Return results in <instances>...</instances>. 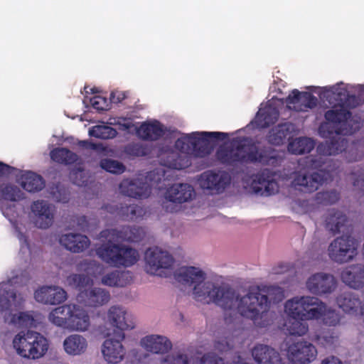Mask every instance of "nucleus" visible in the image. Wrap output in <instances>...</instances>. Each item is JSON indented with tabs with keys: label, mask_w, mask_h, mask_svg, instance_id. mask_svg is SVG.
Here are the masks:
<instances>
[{
	"label": "nucleus",
	"mask_w": 364,
	"mask_h": 364,
	"mask_svg": "<svg viewBox=\"0 0 364 364\" xmlns=\"http://www.w3.org/2000/svg\"><path fill=\"white\" fill-rule=\"evenodd\" d=\"M48 339L41 333L33 331H21L12 340V347L21 358L38 360L43 358L49 349Z\"/></svg>",
	"instance_id": "7"
},
{
	"label": "nucleus",
	"mask_w": 364,
	"mask_h": 364,
	"mask_svg": "<svg viewBox=\"0 0 364 364\" xmlns=\"http://www.w3.org/2000/svg\"><path fill=\"white\" fill-rule=\"evenodd\" d=\"M188 358L182 353H173L166 355L161 361V364H188Z\"/></svg>",
	"instance_id": "49"
},
{
	"label": "nucleus",
	"mask_w": 364,
	"mask_h": 364,
	"mask_svg": "<svg viewBox=\"0 0 364 364\" xmlns=\"http://www.w3.org/2000/svg\"><path fill=\"white\" fill-rule=\"evenodd\" d=\"M90 102V105L97 110H105L109 107V102L105 97L101 95H95L92 97H86L85 102Z\"/></svg>",
	"instance_id": "47"
},
{
	"label": "nucleus",
	"mask_w": 364,
	"mask_h": 364,
	"mask_svg": "<svg viewBox=\"0 0 364 364\" xmlns=\"http://www.w3.org/2000/svg\"><path fill=\"white\" fill-rule=\"evenodd\" d=\"M218 158L223 163L234 162H261L274 164V156L267 157L258 154L255 145L252 144L248 139L234 138L230 146L221 147L218 151Z\"/></svg>",
	"instance_id": "6"
},
{
	"label": "nucleus",
	"mask_w": 364,
	"mask_h": 364,
	"mask_svg": "<svg viewBox=\"0 0 364 364\" xmlns=\"http://www.w3.org/2000/svg\"><path fill=\"white\" fill-rule=\"evenodd\" d=\"M25 280L22 274H15L0 283V315L9 324L18 327H36L37 322L33 315L20 311L23 300L15 291V287Z\"/></svg>",
	"instance_id": "3"
},
{
	"label": "nucleus",
	"mask_w": 364,
	"mask_h": 364,
	"mask_svg": "<svg viewBox=\"0 0 364 364\" xmlns=\"http://www.w3.org/2000/svg\"><path fill=\"white\" fill-rule=\"evenodd\" d=\"M31 212L38 228H47L53 224L55 213V208L53 205L43 200H38L32 204Z\"/></svg>",
	"instance_id": "22"
},
{
	"label": "nucleus",
	"mask_w": 364,
	"mask_h": 364,
	"mask_svg": "<svg viewBox=\"0 0 364 364\" xmlns=\"http://www.w3.org/2000/svg\"><path fill=\"white\" fill-rule=\"evenodd\" d=\"M358 242L352 235L343 236V264L352 259L358 253Z\"/></svg>",
	"instance_id": "41"
},
{
	"label": "nucleus",
	"mask_w": 364,
	"mask_h": 364,
	"mask_svg": "<svg viewBox=\"0 0 364 364\" xmlns=\"http://www.w3.org/2000/svg\"><path fill=\"white\" fill-rule=\"evenodd\" d=\"M314 92L319 95L323 101H328L332 105V109L326 113L327 123L322 124L319 128L320 134L326 137L324 131L333 125L331 133L333 132L338 134L340 131L339 124L341 119V88L339 84L330 87H314Z\"/></svg>",
	"instance_id": "9"
},
{
	"label": "nucleus",
	"mask_w": 364,
	"mask_h": 364,
	"mask_svg": "<svg viewBox=\"0 0 364 364\" xmlns=\"http://www.w3.org/2000/svg\"><path fill=\"white\" fill-rule=\"evenodd\" d=\"M343 282L351 288L364 286V266L361 264L343 267Z\"/></svg>",
	"instance_id": "32"
},
{
	"label": "nucleus",
	"mask_w": 364,
	"mask_h": 364,
	"mask_svg": "<svg viewBox=\"0 0 364 364\" xmlns=\"http://www.w3.org/2000/svg\"><path fill=\"white\" fill-rule=\"evenodd\" d=\"M321 364H341V362L338 358L331 356L323 360Z\"/></svg>",
	"instance_id": "59"
},
{
	"label": "nucleus",
	"mask_w": 364,
	"mask_h": 364,
	"mask_svg": "<svg viewBox=\"0 0 364 364\" xmlns=\"http://www.w3.org/2000/svg\"><path fill=\"white\" fill-rule=\"evenodd\" d=\"M314 141L307 137L296 138L288 144V151L294 154H303L310 152L314 147Z\"/></svg>",
	"instance_id": "37"
},
{
	"label": "nucleus",
	"mask_w": 364,
	"mask_h": 364,
	"mask_svg": "<svg viewBox=\"0 0 364 364\" xmlns=\"http://www.w3.org/2000/svg\"><path fill=\"white\" fill-rule=\"evenodd\" d=\"M96 249L97 256L106 263L114 267H130L139 259V252L127 246H119V242H101Z\"/></svg>",
	"instance_id": "10"
},
{
	"label": "nucleus",
	"mask_w": 364,
	"mask_h": 364,
	"mask_svg": "<svg viewBox=\"0 0 364 364\" xmlns=\"http://www.w3.org/2000/svg\"><path fill=\"white\" fill-rule=\"evenodd\" d=\"M200 364H224V363L221 359L210 355H206L202 358ZM233 364H246V363L244 362L240 357H238L237 360L235 361Z\"/></svg>",
	"instance_id": "52"
},
{
	"label": "nucleus",
	"mask_w": 364,
	"mask_h": 364,
	"mask_svg": "<svg viewBox=\"0 0 364 364\" xmlns=\"http://www.w3.org/2000/svg\"><path fill=\"white\" fill-rule=\"evenodd\" d=\"M338 148V144L337 143L326 142L324 144H320L317 148V151L321 155L331 156L337 153Z\"/></svg>",
	"instance_id": "51"
},
{
	"label": "nucleus",
	"mask_w": 364,
	"mask_h": 364,
	"mask_svg": "<svg viewBox=\"0 0 364 364\" xmlns=\"http://www.w3.org/2000/svg\"><path fill=\"white\" fill-rule=\"evenodd\" d=\"M140 346L147 352L154 354L167 353L171 348V342L164 336L150 334L144 336L139 342Z\"/></svg>",
	"instance_id": "28"
},
{
	"label": "nucleus",
	"mask_w": 364,
	"mask_h": 364,
	"mask_svg": "<svg viewBox=\"0 0 364 364\" xmlns=\"http://www.w3.org/2000/svg\"><path fill=\"white\" fill-rule=\"evenodd\" d=\"M329 257L336 262H339L341 258V237H337L331 242L328 248Z\"/></svg>",
	"instance_id": "46"
},
{
	"label": "nucleus",
	"mask_w": 364,
	"mask_h": 364,
	"mask_svg": "<svg viewBox=\"0 0 364 364\" xmlns=\"http://www.w3.org/2000/svg\"><path fill=\"white\" fill-rule=\"evenodd\" d=\"M125 336L118 333L106 338L101 346V354L107 364H119L126 357V348L122 343Z\"/></svg>",
	"instance_id": "15"
},
{
	"label": "nucleus",
	"mask_w": 364,
	"mask_h": 364,
	"mask_svg": "<svg viewBox=\"0 0 364 364\" xmlns=\"http://www.w3.org/2000/svg\"><path fill=\"white\" fill-rule=\"evenodd\" d=\"M51 159L58 163L71 164L77 160V156L65 149H56L50 152Z\"/></svg>",
	"instance_id": "43"
},
{
	"label": "nucleus",
	"mask_w": 364,
	"mask_h": 364,
	"mask_svg": "<svg viewBox=\"0 0 364 364\" xmlns=\"http://www.w3.org/2000/svg\"><path fill=\"white\" fill-rule=\"evenodd\" d=\"M23 198V192L17 186L10 183H4L0 186V200L17 201Z\"/></svg>",
	"instance_id": "38"
},
{
	"label": "nucleus",
	"mask_w": 364,
	"mask_h": 364,
	"mask_svg": "<svg viewBox=\"0 0 364 364\" xmlns=\"http://www.w3.org/2000/svg\"><path fill=\"white\" fill-rule=\"evenodd\" d=\"M176 279L191 289L193 299L204 304H214L223 287L210 279L208 273L198 266L181 267Z\"/></svg>",
	"instance_id": "5"
},
{
	"label": "nucleus",
	"mask_w": 364,
	"mask_h": 364,
	"mask_svg": "<svg viewBox=\"0 0 364 364\" xmlns=\"http://www.w3.org/2000/svg\"><path fill=\"white\" fill-rule=\"evenodd\" d=\"M317 356L316 347L307 342L301 341L291 345L287 350V357L295 364H308Z\"/></svg>",
	"instance_id": "19"
},
{
	"label": "nucleus",
	"mask_w": 364,
	"mask_h": 364,
	"mask_svg": "<svg viewBox=\"0 0 364 364\" xmlns=\"http://www.w3.org/2000/svg\"><path fill=\"white\" fill-rule=\"evenodd\" d=\"M321 161L314 160L313 159H309L307 164L306 165V168H317L321 166Z\"/></svg>",
	"instance_id": "58"
},
{
	"label": "nucleus",
	"mask_w": 364,
	"mask_h": 364,
	"mask_svg": "<svg viewBox=\"0 0 364 364\" xmlns=\"http://www.w3.org/2000/svg\"><path fill=\"white\" fill-rule=\"evenodd\" d=\"M100 166L105 171L112 173H122L124 171V166L121 163L112 159L102 160Z\"/></svg>",
	"instance_id": "48"
},
{
	"label": "nucleus",
	"mask_w": 364,
	"mask_h": 364,
	"mask_svg": "<svg viewBox=\"0 0 364 364\" xmlns=\"http://www.w3.org/2000/svg\"><path fill=\"white\" fill-rule=\"evenodd\" d=\"M85 178V173L82 171H77L71 173V178L73 182L78 186H82L85 181L82 180Z\"/></svg>",
	"instance_id": "57"
},
{
	"label": "nucleus",
	"mask_w": 364,
	"mask_h": 364,
	"mask_svg": "<svg viewBox=\"0 0 364 364\" xmlns=\"http://www.w3.org/2000/svg\"><path fill=\"white\" fill-rule=\"evenodd\" d=\"M258 293L267 298V309L272 303L279 302L284 296V291L278 287H269L265 291Z\"/></svg>",
	"instance_id": "44"
},
{
	"label": "nucleus",
	"mask_w": 364,
	"mask_h": 364,
	"mask_svg": "<svg viewBox=\"0 0 364 364\" xmlns=\"http://www.w3.org/2000/svg\"><path fill=\"white\" fill-rule=\"evenodd\" d=\"M284 314L291 318L302 321L321 320L328 325L339 321V315L316 297L296 296L287 300L284 304Z\"/></svg>",
	"instance_id": "4"
},
{
	"label": "nucleus",
	"mask_w": 364,
	"mask_h": 364,
	"mask_svg": "<svg viewBox=\"0 0 364 364\" xmlns=\"http://www.w3.org/2000/svg\"><path fill=\"white\" fill-rule=\"evenodd\" d=\"M81 144L83 146H86V147L90 148L92 149L98 151H102L105 154H108V151H107V148L102 144H94L92 143H88L86 141H83L81 142Z\"/></svg>",
	"instance_id": "55"
},
{
	"label": "nucleus",
	"mask_w": 364,
	"mask_h": 364,
	"mask_svg": "<svg viewBox=\"0 0 364 364\" xmlns=\"http://www.w3.org/2000/svg\"><path fill=\"white\" fill-rule=\"evenodd\" d=\"M214 304L226 311L252 320L257 326L265 325L260 320L267 316V298L258 291L240 293L223 286Z\"/></svg>",
	"instance_id": "2"
},
{
	"label": "nucleus",
	"mask_w": 364,
	"mask_h": 364,
	"mask_svg": "<svg viewBox=\"0 0 364 364\" xmlns=\"http://www.w3.org/2000/svg\"><path fill=\"white\" fill-rule=\"evenodd\" d=\"M224 132H195L183 134L172 146L161 143L157 147L159 163L171 169L181 170L188 167L191 158L208 154L216 140L226 136Z\"/></svg>",
	"instance_id": "1"
},
{
	"label": "nucleus",
	"mask_w": 364,
	"mask_h": 364,
	"mask_svg": "<svg viewBox=\"0 0 364 364\" xmlns=\"http://www.w3.org/2000/svg\"><path fill=\"white\" fill-rule=\"evenodd\" d=\"M18 181L23 188L28 192L38 191L44 187L42 177L31 171H21Z\"/></svg>",
	"instance_id": "36"
},
{
	"label": "nucleus",
	"mask_w": 364,
	"mask_h": 364,
	"mask_svg": "<svg viewBox=\"0 0 364 364\" xmlns=\"http://www.w3.org/2000/svg\"><path fill=\"white\" fill-rule=\"evenodd\" d=\"M317 99L306 92H299L294 90L286 100V104L289 109L296 112H306L316 105Z\"/></svg>",
	"instance_id": "25"
},
{
	"label": "nucleus",
	"mask_w": 364,
	"mask_h": 364,
	"mask_svg": "<svg viewBox=\"0 0 364 364\" xmlns=\"http://www.w3.org/2000/svg\"><path fill=\"white\" fill-rule=\"evenodd\" d=\"M323 181L321 173L304 170L294 173L292 185L302 191L311 193L318 188Z\"/></svg>",
	"instance_id": "23"
},
{
	"label": "nucleus",
	"mask_w": 364,
	"mask_h": 364,
	"mask_svg": "<svg viewBox=\"0 0 364 364\" xmlns=\"http://www.w3.org/2000/svg\"><path fill=\"white\" fill-rule=\"evenodd\" d=\"M34 298L39 303L55 305L64 302L67 299V294L60 287L43 286L35 291Z\"/></svg>",
	"instance_id": "24"
},
{
	"label": "nucleus",
	"mask_w": 364,
	"mask_h": 364,
	"mask_svg": "<svg viewBox=\"0 0 364 364\" xmlns=\"http://www.w3.org/2000/svg\"><path fill=\"white\" fill-rule=\"evenodd\" d=\"M60 243L73 252H80L90 245V240L81 234L68 233L60 237Z\"/></svg>",
	"instance_id": "33"
},
{
	"label": "nucleus",
	"mask_w": 364,
	"mask_h": 364,
	"mask_svg": "<svg viewBox=\"0 0 364 364\" xmlns=\"http://www.w3.org/2000/svg\"><path fill=\"white\" fill-rule=\"evenodd\" d=\"M164 178V171H154L150 172L146 178V182L142 183L140 179L134 181L124 180L119 189L122 193L135 198H147L151 193V188H161L159 183Z\"/></svg>",
	"instance_id": "13"
},
{
	"label": "nucleus",
	"mask_w": 364,
	"mask_h": 364,
	"mask_svg": "<svg viewBox=\"0 0 364 364\" xmlns=\"http://www.w3.org/2000/svg\"><path fill=\"white\" fill-rule=\"evenodd\" d=\"M66 282L79 291L77 296L79 303L97 307L107 304L109 300V294L105 289L92 287L95 282L87 274L70 275L68 277Z\"/></svg>",
	"instance_id": "8"
},
{
	"label": "nucleus",
	"mask_w": 364,
	"mask_h": 364,
	"mask_svg": "<svg viewBox=\"0 0 364 364\" xmlns=\"http://www.w3.org/2000/svg\"><path fill=\"white\" fill-rule=\"evenodd\" d=\"M327 228L333 232H339L341 227V213L340 212L331 213L326 220Z\"/></svg>",
	"instance_id": "50"
},
{
	"label": "nucleus",
	"mask_w": 364,
	"mask_h": 364,
	"mask_svg": "<svg viewBox=\"0 0 364 364\" xmlns=\"http://www.w3.org/2000/svg\"><path fill=\"white\" fill-rule=\"evenodd\" d=\"M343 135L351 134L360 129L361 126L360 118L352 116L351 112L346 111L344 107L353 108L364 102V85L351 86L349 85L343 87Z\"/></svg>",
	"instance_id": "11"
},
{
	"label": "nucleus",
	"mask_w": 364,
	"mask_h": 364,
	"mask_svg": "<svg viewBox=\"0 0 364 364\" xmlns=\"http://www.w3.org/2000/svg\"><path fill=\"white\" fill-rule=\"evenodd\" d=\"M78 268L95 282L100 279V283L105 286L124 287L131 281L129 272H105V267L95 261L83 262L79 264Z\"/></svg>",
	"instance_id": "12"
},
{
	"label": "nucleus",
	"mask_w": 364,
	"mask_h": 364,
	"mask_svg": "<svg viewBox=\"0 0 364 364\" xmlns=\"http://www.w3.org/2000/svg\"><path fill=\"white\" fill-rule=\"evenodd\" d=\"M8 166L2 163H0V173H4L6 171Z\"/></svg>",
	"instance_id": "61"
},
{
	"label": "nucleus",
	"mask_w": 364,
	"mask_h": 364,
	"mask_svg": "<svg viewBox=\"0 0 364 364\" xmlns=\"http://www.w3.org/2000/svg\"><path fill=\"white\" fill-rule=\"evenodd\" d=\"M291 124L284 123L273 128L268 136L269 143L275 145L282 144L289 133Z\"/></svg>",
	"instance_id": "40"
},
{
	"label": "nucleus",
	"mask_w": 364,
	"mask_h": 364,
	"mask_svg": "<svg viewBox=\"0 0 364 364\" xmlns=\"http://www.w3.org/2000/svg\"><path fill=\"white\" fill-rule=\"evenodd\" d=\"M110 124L119 126L122 129H128L133 127V123L129 118L115 117L110 119Z\"/></svg>",
	"instance_id": "53"
},
{
	"label": "nucleus",
	"mask_w": 364,
	"mask_h": 364,
	"mask_svg": "<svg viewBox=\"0 0 364 364\" xmlns=\"http://www.w3.org/2000/svg\"><path fill=\"white\" fill-rule=\"evenodd\" d=\"M252 355L257 364H282L279 353L268 346H256L252 350Z\"/></svg>",
	"instance_id": "31"
},
{
	"label": "nucleus",
	"mask_w": 364,
	"mask_h": 364,
	"mask_svg": "<svg viewBox=\"0 0 364 364\" xmlns=\"http://www.w3.org/2000/svg\"><path fill=\"white\" fill-rule=\"evenodd\" d=\"M283 326L284 330L289 334L294 336H304L309 330L308 325L299 318H291L288 317Z\"/></svg>",
	"instance_id": "39"
},
{
	"label": "nucleus",
	"mask_w": 364,
	"mask_h": 364,
	"mask_svg": "<svg viewBox=\"0 0 364 364\" xmlns=\"http://www.w3.org/2000/svg\"><path fill=\"white\" fill-rule=\"evenodd\" d=\"M91 325L88 311L80 304H73L68 330L76 332H85Z\"/></svg>",
	"instance_id": "27"
},
{
	"label": "nucleus",
	"mask_w": 364,
	"mask_h": 364,
	"mask_svg": "<svg viewBox=\"0 0 364 364\" xmlns=\"http://www.w3.org/2000/svg\"><path fill=\"white\" fill-rule=\"evenodd\" d=\"M145 268L148 273L154 275L164 276L165 271L172 268L173 258L166 251L159 247L148 249L145 252Z\"/></svg>",
	"instance_id": "14"
},
{
	"label": "nucleus",
	"mask_w": 364,
	"mask_h": 364,
	"mask_svg": "<svg viewBox=\"0 0 364 364\" xmlns=\"http://www.w3.org/2000/svg\"><path fill=\"white\" fill-rule=\"evenodd\" d=\"M128 151L129 154L137 156H144L147 154L146 149L140 144L133 145L129 148Z\"/></svg>",
	"instance_id": "54"
},
{
	"label": "nucleus",
	"mask_w": 364,
	"mask_h": 364,
	"mask_svg": "<svg viewBox=\"0 0 364 364\" xmlns=\"http://www.w3.org/2000/svg\"><path fill=\"white\" fill-rule=\"evenodd\" d=\"M194 196L192 186L188 184H175L170 187L165 195L166 201L164 206L168 212L178 210V203H182L191 200Z\"/></svg>",
	"instance_id": "17"
},
{
	"label": "nucleus",
	"mask_w": 364,
	"mask_h": 364,
	"mask_svg": "<svg viewBox=\"0 0 364 364\" xmlns=\"http://www.w3.org/2000/svg\"><path fill=\"white\" fill-rule=\"evenodd\" d=\"M126 97V93L124 92L116 90L111 93L110 101L113 103H118L123 100Z\"/></svg>",
	"instance_id": "56"
},
{
	"label": "nucleus",
	"mask_w": 364,
	"mask_h": 364,
	"mask_svg": "<svg viewBox=\"0 0 364 364\" xmlns=\"http://www.w3.org/2000/svg\"><path fill=\"white\" fill-rule=\"evenodd\" d=\"M127 213H130L131 215H132L131 216H128V217L130 219H133L134 218V215H136L138 210L136 209V207L129 206L127 208Z\"/></svg>",
	"instance_id": "60"
},
{
	"label": "nucleus",
	"mask_w": 364,
	"mask_h": 364,
	"mask_svg": "<svg viewBox=\"0 0 364 364\" xmlns=\"http://www.w3.org/2000/svg\"><path fill=\"white\" fill-rule=\"evenodd\" d=\"M73 304L53 309L48 315V321L55 326L68 330Z\"/></svg>",
	"instance_id": "34"
},
{
	"label": "nucleus",
	"mask_w": 364,
	"mask_h": 364,
	"mask_svg": "<svg viewBox=\"0 0 364 364\" xmlns=\"http://www.w3.org/2000/svg\"><path fill=\"white\" fill-rule=\"evenodd\" d=\"M137 134L140 138L146 140H156L164 134L165 127L157 121L143 123L137 129Z\"/></svg>",
	"instance_id": "35"
},
{
	"label": "nucleus",
	"mask_w": 364,
	"mask_h": 364,
	"mask_svg": "<svg viewBox=\"0 0 364 364\" xmlns=\"http://www.w3.org/2000/svg\"><path fill=\"white\" fill-rule=\"evenodd\" d=\"M245 183L247 189L260 196H268L279 191L277 182L273 176L266 171L249 177Z\"/></svg>",
	"instance_id": "16"
},
{
	"label": "nucleus",
	"mask_w": 364,
	"mask_h": 364,
	"mask_svg": "<svg viewBox=\"0 0 364 364\" xmlns=\"http://www.w3.org/2000/svg\"><path fill=\"white\" fill-rule=\"evenodd\" d=\"M355 311L364 316V304L360 305V301L356 298L343 299V311L348 312Z\"/></svg>",
	"instance_id": "45"
},
{
	"label": "nucleus",
	"mask_w": 364,
	"mask_h": 364,
	"mask_svg": "<svg viewBox=\"0 0 364 364\" xmlns=\"http://www.w3.org/2000/svg\"><path fill=\"white\" fill-rule=\"evenodd\" d=\"M88 133L90 136L103 139H112L117 135L115 129L105 124L92 127Z\"/></svg>",
	"instance_id": "42"
},
{
	"label": "nucleus",
	"mask_w": 364,
	"mask_h": 364,
	"mask_svg": "<svg viewBox=\"0 0 364 364\" xmlns=\"http://www.w3.org/2000/svg\"><path fill=\"white\" fill-rule=\"evenodd\" d=\"M144 235L142 229L136 228H124L121 231L116 230H105L101 232L100 242H119L121 241L137 242L140 240Z\"/></svg>",
	"instance_id": "21"
},
{
	"label": "nucleus",
	"mask_w": 364,
	"mask_h": 364,
	"mask_svg": "<svg viewBox=\"0 0 364 364\" xmlns=\"http://www.w3.org/2000/svg\"><path fill=\"white\" fill-rule=\"evenodd\" d=\"M335 279L332 275L318 273L311 276L306 281L307 289L315 294L331 292L335 288Z\"/></svg>",
	"instance_id": "26"
},
{
	"label": "nucleus",
	"mask_w": 364,
	"mask_h": 364,
	"mask_svg": "<svg viewBox=\"0 0 364 364\" xmlns=\"http://www.w3.org/2000/svg\"><path fill=\"white\" fill-rule=\"evenodd\" d=\"M63 347L67 355L78 356L85 353L88 348V341L82 335L71 334L64 339Z\"/></svg>",
	"instance_id": "30"
},
{
	"label": "nucleus",
	"mask_w": 364,
	"mask_h": 364,
	"mask_svg": "<svg viewBox=\"0 0 364 364\" xmlns=\"http://www.w3.org/2000/svg\"><path fill=\"white\" fill-rule=\"evenodd\" d=\"M106 321L121 331L132 330L136 326L134 316L119 306H113L109 309Z\"/></svg>",
	"instance_id": "20"
},
{
	"label": "nucleus",
	"mask_w": 364,
	"mask_h": 364,
	"mask_svg": "<svg viewBox=\"0 0 364 364\" xmlns=\"http://www.w3.org/2000/svg\"><path fill=\"white\" fill-rule=\"evenodd\" d=\"M280 102L279 99L272 97L265 105H262L255 119L254 124L259 128H263L274 123L278 117V110L276 105Z\"/></svg>",
	"instance_id": "29"
},
{
	"label": "nucleus",
	"mask_w": 364,
	"mask_h": 364,
	"mask_svg": "<svg viewBox=\"0 0 364 364\" xmlns=\"http://www.w3.org/2000/svg\"><path fill=\"white\" fill-rule=\"evenodd\" d=\"M230 182L228 173L223 171H206L201 174L198 183L203 190L210 194H218L225 191Z\"/></svg>",
	"instance_id": "18"
}]
</instances>
